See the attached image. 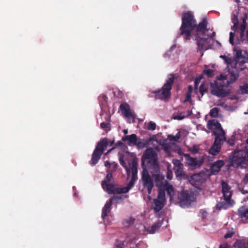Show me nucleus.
<instances>
[{"instance_id": "obj_61", "label": "nucleus", "mask_w": 248, "mask_h": 248, "mask_svg": "<svg viewBox=\"0 0 248 248\" xmlns=\"http://www.w3.org/2000/svg\"><path fill=\"white\" fill-rule=\"evenodd\" d=\"M235 1L238 4V10H240V8L241 7L240 4H239V3L240 2V0H235Z\"/></svg>"}, {"instance_id": "obj_6", "label": "nucleus", "mask_w": 248, "mask_h": 248, "mask_svg": "<svg viewBox=\"0 0 248 248\" xmlns=\"http://www.w3.org/2000/svg\"><path fill=\"white\" fill-rule=\"evenodd\" d=\"M152 139H141L139 138L135 134L127 135L122 138L123 141H127V144L129 146H136L139 148H143L149 146Z\"/></svg>"}, {"instance_id": "obj_24", "label": "nucleus", "mask_w": 248, "mask_h": 248, "mask_svg": "<svg viewBox=\"0 0 248 248\" xmlns=\"http://www.w3.org/2000/svg\"><path fill=\"white\" fill-rule=\"evenodd\" d=\"M237 215L241 218H248V208L245 206L240 207L238 210Z\"/></svg>"}, {"instance_id": "obj_47", "label": "nucleus", "mask_w": 248, "mask_h": 248, "mask_svg": "<svg viewBox=\"0 0 248 248\" xmlns=\"http://www.w3.org/2000/svg\"><path fill=\"white\" fill-rule=\"evenodd\" d=\"M234 247L237 248H248V246L245 244L243 243H235L234 245Z\"/></svg>"}, {"instance_id": "obj_35", "label": "nucleus", "mask_w": 248, "mask_h": 248, "mask_svg": "<svg viewBox=\"0 0 248 248\" xmlns=\"http://www.w3.org/2000/svg\"><path fill=\"white\" fill-rule=\"evenodd\" d=\"M219 110L217 108H214L210 111V115L212 117H217L218 116Z\"/></svg>"}, {"instance_id": "obj_34", "label": "nucleus", "mask_w": 248, "mask_h": 248, "mask_svg": "<svg viewBox=\"0 0 248 248\" xmlns=\"http://www.w3.org/2000/svg\"><path fill=\"white\" fill-rule=\"evenodd\" d=\"M135 221V219L132 217H130L128 218L125 219L123 221V224L126 225L127 226H129L132 225Z\"/></svg>"}, {"instance_id": "obj_13", "label": "nucleus", "mask_w": 248, "mask_h": 248, "mask_svg": "<svg viewBox=\"0 0 248 248\" xmlns=\"http://www.w3.org/2000/svg\"><path fill=\"white\" fill-rule=\"evenodd\" d=\"M192 195L187 191H183L179 197L180 203L182 205H189L192 201Z\"/></svg>"}, {"instance_id": "obj_19", "label": "nucleus", "mask_w": 248, "mask_h": 248, "mask_svg": "<svg viewBox=\"0 0 248 248\" xmlns=\"http://www.w3.org/2000/svg\"><path fill=\"white\" fill-rule=\"evenodd\" d=\"M174 164V170L176 176H181L183 174V164L179 160L176 159L173 162Z\"/></svg>"}, {"instance_id": "obj_30", "label": "nucleus", "mask_w": 248, "mask_h": 248, "mask_svg": "<svg viewBox=\"0 0 248 248\" xmlns=\"http://www.w3.org/2000/svg\"><path fill=\"white\" fill-rule=\"evenodd\" d=\"M161 226V223L160 222H155L150 229H149L148 231L150 233H154L160 228Z\"/></svg>"}, {"instance_id": "obj_42", "label": "nucleus", "mask_w": 248, "mask_h": 248, "mask_svg": "<svg viewBox=\"0 0 248 248\" xmlns=\"http://www.w3.org/2000/svg\"><path fill=\"white\" fill-rule=\"evenodd\" d=\"M240 89L243 93L248 94V84H245L240 86Z\"/></svg>"}, {"instance_id": "obj_25", "label": "nucleus", "mask_w": 248, "mask_h": 248, "mask_svg": "<svg viewBox=\"0 0 248 248\" xmlns=\"http://www.w3.org/2000/svg\"><path fill=\"white\" fill-rule=\"evenodd\" d=\"M164 202L165 201L159 199L154 200L155 206L154 209L155 212H158L163 208L164 206Z\"/></svg>"}, {"instance_id": "obj_2", "label": "nucleus", "mask_w": 248, "mask_h": 248, "mask_svg": "<svg viewBox=\"0 0 248 248\" xmlns=\"http://www.w3.org/2000/svg\"><path fill=\"white\" fill-rule=\"evenodd\" d=\"M196 27V20L193 14L189 11L183 13L182 24L180 27V34L185 35L186 40H189L191 36L192 31Z\"/></svg>"}, {"instance_id": "obj_48", "label": "nucleus", "mask_w": 248, "mask_h": 248, "mask_svg": "<svg viewBox=\"0 0 248 248\" xmlns=\"http://www.w3.org/2000/svg\"><path fill=\"white\" fill-rule=\"evenodd\" d=\"M110 124L109 123L103 122L100 124V127L101 128L105 129L110 127Z\"/></svg>"}, {"instance_id": "obj_58", "label": "nucleus", "mask_w": 248, "mask_h": 248, "mask_svg": "<svg viewBox=\"0 0 248 248\" xmlns=\"http://www.w3.org/2000/svg\"><path fill=\"white\" fill-rule=\"evenodd\" d=\"M198 177H199V175L198 174L193 175L191 178V180L190 181H192V180H197Z\"/></svg>"}, {"instance_id": "obj_45", "label": "nucleus", "mask_w": 248, "mask_h": 248, "mask_svg": "<svg viewBox=\"0 0 248 248\" xmlns=\"http://www.w3.org/2000/svg\"><path fill=\"white\" fill-rule=\"evenodd\" d=\"M115 248H124V242L117 240L115 244Z\"/></svg>"}, {"instance_id": "obj_14", "label": "nucleus", "mask_w": 248, "mask_h": 248, "mask_svg": "<svg viewBox=\"0 0 248 248\" xmlns=\"http://www.w3.org/2000/svg\"><path fill=\"white\" fill-rule=\"evenodd\" d=\"M222 192L223 195L224 201L229 203L230 202L232 193L230 191V187L227 182L223 181L221 182Z\"/></svg>"}, {"instance_id": "obj_41", "label": "nucleus", "mask_w": 248, "mask_h": 248, "mask_svg": "<svg viewBox=\"0 0 248 248\" xmlns=\"http://www.w3.org/2000/svg\"><path fill=\"white\" fill-rule=\"evenodd\" d=\"M243 55H242V51L241 50H238L236 51L235 55V60L240 59H243Z\"/></svg>"}, {"instance_id": "obj_17", "label": "nucleus", "mask_w": 248, "mask_h": 248, "mask_svg": "<svg viewBox=\"0 0 248 248\" xmlns=\"http://www.w3.org/2000/svg\"><path fill=\"white\" fill-rule=\"evenodd\" d=\"M120 109L125 117L127 118L134 117L133 114L130 111L129 105L127 103H122L120 106Z\"/></svg>"}, {"instance_id": "obj_16", "label": "nucleus", "mask_w": 248, "mask_h": 248, "mask_svg": "<svg viewBox=\"0 0 248 248\" xmlns=\"http://www.w3.org/2000/svg\"><path fill=\"white\" fill-rule=\"evenodd\" d=\"M208 22L205 18H203L198 25L196 24V31L197 33L201 32L203 35H205L206 32L208 31L207 28Z\"/></svg>"}, {"instance_id": "obj_38", "label": "nucleus", "mask_w": 248, "mask_h": 248, "mask_svg": "<svg viewBox=\"0 0 248 248\" xmlns=\"http://www.w3.org/2000/svg\"><path fill=\"white\" fill-rule=\"evenodd\" d=\"M203 73L208 77L211 78L214 76V71L212 69H205L203 71Z\"/></svg>"}, {"instance_id": "obj_9", "label": "nucleus", "mask_w": 248, "mask_h": 248, "mask_svg": "<svg viewBox=\"0 0 248 248\" xmlns=\"http://www.w3.org/2000/svg\"><path fill=\"white\" fill-rule=\"evenodd\" d=\"M247 17V14L246 13H245L242 17V23L239 28L240 37L238 39L237 43L238 44L245 42L248 45V29L246 30L247 26L246 20Z\"/></svg>"}, {"instance_id": "obj_31", "label": "nucleus", "mask_w": 248, "mask_h": 248, "mask_svg": "<svg viewBox=\"0 0 248 248\" xmlns=\"http://www.w3.org/2000/svg\"><path fill=\"white\" fill-rule=\"evenodd\" d=\"M156 199L165 201V192L164 189L161 188L159 189L157 198Z\"/></svg>"}, {"instance_id": "obj_5", "label": "nucleus", "mask_w": 248, "mask_h": 248, "mask_svg": "<svg viewBox=\"0 0 248 248\" xmlns=\"http://www.w3.org/2000/svg\"><path fill=\"white\" fill-rule=\"evenodd\" d=\"M211 93L218 97H225L231 93V90L224 81H215L210 83Z\"/></svg>"}, {"instance_id": "obj_64", "label": "nucleus", "mask_w": 248, "mask_h": 248, "mask_svg": "<svg viewBox=\"0 0 248 248\" xmlns=\"http://www.w3.org/2000/svg\"><path fill=\"white\" fill-rule=\"evenodd\" d=\"M123 144V143L121 141H118L117 143H116V145H119V146H120L121 145Z\"/></svg>"}, {"instance_id": "obj_43", "label": "nucleus", "mask_w": 248, "mask_h": 248, "mask_svg": "<svg viewBox=\"0 0 248 248\" xmlns=\"http://www.w3.org/2000/svg\"><path fill=\"white\" fill-rule=\"evenodd\" d=\"M156 128V124L155 123L151 121L149 123L148 125V129L151 130H154Z\"/></svg>"}, {"instance_id": "obj_57", "label": "nucleus", "mask_w": 248, "mask_h": 248, "mask_svg": "<svg viewBox=\"0 0 248 248\" xmlns=\"http://www.w3.org/2000/svg\"><path fill=\"white\" fill-rule=\"evenodd\" d=\"M192 92H193V87H192V86L191 85L188 86L187 93H189L191 94Z\"/></svg>"}, {"instance_id": "obj_7", "label": "nucleus", "mask_w": 248, "mask_h": 248, "mask_svg": "<svg viewBox=\"0 0 248 248\" xmlns=\"http://www.w3.org/2000/svg\"><path fill=\"white\" fill-rule=\"evenodd\" d=\"M108 144V140L107 138H104L97 143L95 150L92 154V158L90 161L91 165H94L97 164L104 150L107 148Z\"/></svg>"}, {"instance_id": "obj_29", "label": "nucleus", "mask_w": 248, "mask_h": 248, "mask_svg": "<svg viewBox=\"0 0 248 248\" xmlns=\"http://www.w3.org/2000/svg\"><path fill=\"white\" fill-rule=\"evenodd\" d=\"M127 197V195L116 196L110 198L109 201H111V204H112L113 202H115L116 203H119L120 201H123L124 199L126 198Z\"/></svg>"}, {"instance_id": "obj_52", "label": "nucleus", "mask_w": 248, "mask_h": 248, "mask_svg": "<svg viewBox=\"0 0 248 248\" xmlns=\"http://www.w3.org/2000/svg\"><path fill=\"white\" fill-rule=\"evenodd\" d=\"M218 248H230V246L227 243L221 244L219 245Z\"/></svg>"}, {"instance_id": "obj_37", "label": "nucleus", "mask_w": 248, "mask_h": 248, "mask_svg": "<svg viewBox=\"0 0 248 248\" xmlns=\"http://www.w3.org/2000/svg\"><path fill=\"white\" fill-rule=\"evenodd\" d=\"M239 11L238 9L236 11L235 13H233L232 17V21L233 23H239L238 22V16L239 14Z\"/></svg>"}, {"instance_id": "obj_60", "label": "nucleus", "mask_w": 248, "mask_h": 248, "mask_svg": "<svg viewBox=\"0 0 248 248\" xmlns=\"http://www.w3.org/2000/svg\"><path fill=\"white\" fill-rule=\"evenodd\" d=\"M240 191L243 194H246L248 193V190H245L243 188L240 189Z\"/></svg>"}, {"instance_id": "obj_18", "label": "nucleus", "mask_w": 248, "mask_h": 248, "mask_svg": "<svg viewBox=\"0 0 248 248\" xmlns=\"http://www.w3.org/2000/svg\"><path fill=\"white\" fill-rule=\"evenodd\" d=\"M136 180L134 179H131L130 182L127 184L126 186L124 187H118V188L115 192L117 194L126 193L129 191L131 187H133L135 184Z\"/></svg>"}, {"instance_id": "obj_33", "label": "nucleus", "mask_w": 248, "mask_h": 248, "mask_svg": "<svg viewBox=\"0 0 248 248\" xmlns=\"http://www.w3.org/2000/svg\"><path fill=\"white\" fill-rule=\"evenodd\" d=\"M208 91V88L203 83H202L199 87V92L201 94V98Z\"/></svg>"}, {"instance_id": "obj_28", "label": "nucleus", "mask_w": 248, "mask_h": 248, "mask_svg": "<svg viewBox=\"0 0 248 248\" xmlns=\"http://www.w3.org/2000/svg\"><path fill=\"white\" fill-rule=\"evenodd\" d=\"M166 190L168 195L170 197V200H171L173 198V196L174 195V190L172 186L169 184H167Z\"/></svg>"}, {"instance_id": "obj_21", "label": "nucleus", "mask_w": 248, "mask_h": 248, "mask_svg": "<svg viewBox=\"0 0 248 248\" xmlns=\"http://www.w3.org/2000/svg\"><path fill=\"white\" fill-rule=\"evenodd\" d=\"M111 202V201H108L102 209L101 217L103 219H104L110 212L112 205Z\"/></svg>"}, {"instance_id": "obj_62", "label": "nucleus", "mask_w": 248, "mask_h": 248, "mask_svg": "<svg viewBox=\"0 0 248 248\" xmlns=\"http://www.w3.org/2000/svg\"><path fill=\"white\" fill-rule=\"evenodd\" d=\"M215 35H216V33L215 32H213L212 33V34L210 36L209 35V38H210L212 39V38H213L214 37Z\"/></svg>"}, {"instance_id": "obj_20", "label": "nucleus", "mask_w": 248, "mask_h": 248, "mask_svg": "<svg viewBox=\"0 0 248 248\" xmlns=\"http://www.w3.org/2000/svg\"><path fill=\"white\" fill-rule=\"evenodd\" d=\"M224 163L223 160H219L214 162L211 167V171L213 173L218 172L221 167L224 165Z\"/></svg>"}, {"instance_id": "obj_54", "label": "nucleus", "mask_w": 248, "mask_h": 248, "mask_svg": "<svg viewBox=\"0 0 248 248\" xmlns=\"http://www.w3.org/2000/svg\"><path fill=\"white\" fill-rule=\"evenodd\" d=\"M120 164H121V165L125 169V170H126L127 171H128V169L125 164V162L124 160H122L121 159H120Z\"/></svg>"}, {"instance_id": "obj_39", "label": "nucleus", "mask_w": 248, "mask_h": 248, "mask_svg": "<svg viewBox=\"0 0 248 248\" xmlns=\"http://www.w3.org/2000/svg\"><path fill=\"white\" fill-rule=\"evenodd\" d=\"M169 138L171 140L177 141L180 138V133L178 132L175 136L169 135Z\"/></svg>"}, {"instance_id": "obj_46", "label": "nucleus", "mask_w": 248, "mask_h": 248, "mask_svg": "<svg viewBox=\"0 0 248 248\" xmlns=\"http://www.w3.org/2000/svg\"><path fill=\"white\" fill-rule=\"evenodd\" d=\"M107 99L108 97L105 94H102L99 97V99L102 104L106 102Z\"/></svg>"}, {"instance_id": "obj_10", "label": "nucleus", "mask_w": 248, "mask_h": 248, "mask_svg": "<svg viewBox=\"0 0 248 248\" xmlns=\"http://www.w3.org/2000/svg\"><path fill=\"white\" fill-rule=\"evenodd\" d=\"M113 180L112 174L107 172V174L104 180L101 183V186L103 189L106 190L109 194H117L115 192L118 188L111 183Z\"/></svg>"}, {"instance_id": "obj_26", "label": "nucleus", "mask_w": 248, "mask_h": 248, "mask_svg": "<svg viewBox=\"0 0 248 248\" xmlns=\"http://www.w3.org/2000/svg\"><path fill=\"white\" fill-rule=\"evenodd\" d=\"M130 167L132 173L131 179H134L136 180L137 178V163L133 161L132 163L130 164Z\"/></svg>"}, {"instance_id": "obj_15", "label": "nucleus", "mask_w": 248, "mask_h": 248, "mask_svg": "<svg viewBox=\"0 0 248 248\" xmlns=\"http://www.w3.org/2000/svg\"><path fill=\"white\" fill-rule=\"evenodd\" d=\"M204 36H205L204 37H201L199 33H197L195 34V40L197 42L198 48L200 51L203 50L204 46L209 38V35H205Z\"/></svg>"}, {"instance_id": "obj_27", "label": "nucleus", "mask_w": 248, "mask_h": 248, "mask_svg": "<svg viewBox=\"0 0 248 248\" xmlns=\"http://www.w3.org/2000/svg\"><path fill=\"white\" fill-rule=\"evenodd\" d=\"M243 59H239L237 60H235L236 62V65L238 66L239 68L241 70H244L246 68V66L244 65V64L247 62V59L246 57L243 56Z\"/></svg>"}, {"instance_id": "obj_63", "label": "nucleus", "mask_w": 248, "mask_h": 248, "mask_svg": "<svg viewBox=\"0 0 248 248\" xmlns=\"http://www.w3.org/2000/svg\"><path fill=\"white\" fill-rule=\"evenodd\" d=\"M228 142L230 145H232L233 144V140H229L228 141Z\"/></svg>"}, {"instance_id": "obj_36", "label": "nucleus", "mask_w": 248, "mask_h": 248, "mask_svg": "<svg viewBox=\"0 0 248 248\" xmlns=\"http://www.w3.org/2000/svg\"><path fill=\"white\" fill-rule=\"evenodd\" d=\"M188 150L193 154H196L198 153L199 147L197 145H193L192 147L189 148Z\"/></svg>"}, {"instance_id": "obj_51", "label": "nucleus", "mask_w": 248, "mask_h": 248, "mask_svg": "<svg viewBox=\"0 0 248 248\" xmlns=\"http://www.w3.org/2000/svg\"><path fill=\"white\" fill-rule=\"evenodd\" d=\"M191 94L187 93L184 102H187V101H190V100H191Z\"/></svg>"}, {"instance_id": "obj_8", "label": "nucleus", "mask_w": 248, "mask_h": 248, "mask_svg": "<svg viewBox=\"0 0 248 248\" xmlns=\"http://www.w3.org/2000/svg\"><path fill=\"white\" fill-rule=\"evenodd\" d=\"M231 165L233 167L246 165V157L245 156V152L239 151L235 152L233 155L229 158Z\"/></svg>"}, {"instance_id": "obj_4", "label": "nucleus", "mask_w": 248, "mask_h": 248, "mask_svg": "<svg viewBox=\"0 0 248 248\" xmlns=\"http://www.w3.org/2000/svg\"><path fill=\"white\" fill-rule=\"evenodd\" d=\"M174 79V74H170L161 89L154 92L156 99L165 100L170 98V91L172 89Z\"/></svg>"}, {"instance_id": "obj_32", "label": "nucleus", "mask_w": 248, "mask_h": 248, "mask_svg": "<svg viewBox=\"0 0 248 248\" xmlns=\"http://www.w3.org/2000/svg\"><path fill=\"white\" fill-rule=\"evenodd\" d=\"M226 202H226L225 201L218 202L216 206V208L218 210H221L222 209H227L228 206Z\"/></svg>"}, {"instance_id": "obj_53", "label": "nucleus", "mask_w": 248, "mask_h": 248, "mask_svg": "<svg viewBox=\"0 0 248 248\" xmlns=\"http://www.w3.org/2000/svg\"><path fill=\"white\" fill-rule=\"evenodd\" d=\"M200 79H198V78H196L195 80L194 84H195V90H197L198 86V85H199V84L200 83Z\"/></svg>"}, {"instance_id": "obj_3", "label": "nucleus", "mask_w": 248, "mask_h": 248, "mask_svg": "<svg viewBox=\"0 0 248 248\" xmlns=\"http://www.w3.org/2000/svg\"><path fill=\"white\" fill-rule=\"evenodd\" d=\"M145 161L155 173L153 174V176L157 180L159 177L160 168L157 161V154L152 148H148L143 152L141 157L142 163L144 164Z\"/></svg>"}, {"instance_id": "obj_40", "label": "nucleus", "mask_w": 248, "mask_h": 248, "mask_svg": "<svg viewBox=\"0 0 248 248\" xmlns=\"http://www.w3.org/2000/svg\"><path fill=\"white\" fill-rule=\"evenodd\" d=\"M220 58L223 59L225 62L228 65L231 64L232 63V60L231 58L228 57L225 55H220Z\"/></svg>"}, {"instance_id": "obj_44", "label": "nucleus", "mask_w": 248, "mask_h": 248, "mask_svg": "<svg viewBox=\"0 0 248 248\" xmlns=\"http://www.w3.org/2000/svg\"><path fill=\"white\" fill-rule=\"evenodd\" d=\"M229 35H230L229 42L231 44H232V45H233L234 44V37L235 33H234V32H230Z\"/></svg>"}, {"instance_id": "obj_23", "label": "nucleus", "mask_w": 248, "mask_h": 248, "mask_svg": "<svg viewBox=\"0 0 248 248\" xmlns=\"http://www.w3.org/2000/svg\"><path fill=\"white\" fill-rule=\"evenodd\" d=\"M105 166L108 168L107 172L112 174L116 170L118 165L115 162L110 163L108 161H107L105 163Z\"/></svg>"}, {"instance_id": "obj_12", "label": "nucleus", "mask_w": 248, "mask_h": 248, "mask_svg": "<svg viewBox=\"0 0 248 248\" xmlns=\"http://www.w3.org/2000/svg\"><path fill=\"white\" fill-rule=\"evenodd\" d=\"M141 180L144 187L147 188L148 194H150L151 193L152 189L154 186V183L152 178L150 176L148 171L145 167L143 168Z\"/></svg>"}, {"instance_id": "obj_59", "label": "nucleus", "mask_w": 248, "mask_h": 248, "mask_svg": "<svg viewBox=\"0 0 248 248\" xmlns=\"http://www.w3.org/2000/svg\"><path fill=\"white\" fill-rule=\"evenodd\" d=\"M245 156L246 157V165L248 163V150H247L246 152H245Z\"/></svg>"}, {"instance_id": "obj_22", "label": "nucleus", "mask_w": 248, "mask_h": 248, "mask_svg": "<svg viewBox=\"0 0 248 248\" xmlns=\"http://www.w3.org/2000/svg\"><path fill=\"white\" fill-rule=\"evenodd\" d=\"M239 77V72L237 70H233L230 73L229 80L227 81V84L234 82Z\"/></svg>"}, {"instance_id": "obj_49", "label": "nucleus", "mask_w": 248, "mask_h": 248, "mask_svg": "<svg viewBox=\"0 0 248 248\" xmlns=\"http://www.w3.org/2000/svg\"><path fill=\"white\" fill-rule=\"evenodd\" d=\"M233 234H234V232H227V233L224 235V238H225V239H227V238H231L232 237V236L233 235Z\"/></svg>"}, {"instance_id": "obj_1", "label": "nucleus", "mask_w": 248, "mask_h": 248, "mask_svg": "<svg viewBox=\"0 0 248 248\" xmlns=\"http://www.w3.org/2000/svg\"><path fill=\"white\" fill-rule=\"evenodd\" d=\"M207 127L209 129L214 128L213 134L215 136V140L209 152L210 154L216 155L220 152L222 142L226 140L225 132L221 124L216 119L209 120L207 123Z\"/></svg>"}, {"instance_id": "obj_11", "label": "nucleus", "mask_w": 248, "mask_h": 248, "mask_svg": "<svg viewBox=\"0 0 248 248\" xmlns=\"http://www.w3.org/2000/svg\"><path fill=\"white\" fill-rule=\"evenodd\" d=\"M184 156L186 159V165L193 170L200 168L203 163V158L198 159L197 158L191 157L188 154H184Z\"/></svg>"}, {"instance_id": "obj_50", "label": "nucleus", "mask_w": 248, "mask_h": 248, "mask_svg": "<svg viewBox=\"0 0 248 248\" xmlns=\"http://www.w3.org/2000/svg\"><path fill=\"white\" fill-rule=\"evenodd\" d=\"M233 26L231 27V29L234 31H236L238 29V23H233Z\"/></svg>"}, {"instance_id": "obj_56", "label": "nucleus", "mask_w": 248, "mask_h": 248, "mask_svg": "<svg viewBox=\"0 0 248 248\" xmlns=\"http://www.w3.org/2000/svg\"><path fill=\"white\" fill-rule=\"evenodd\" d=\"M219 79L220 80V81H222V80H223L227 79V76L223 75H220Z\"/></svg>"}, {"instance_id": "obj_55", "label": "nucleus", "mask_w": 248, "mask_h": 248, "mask_svg": "<svg viewBox=\"0 0 248 248\" xmlns=\"http://www.w3.org/2000/svg\"><path fill=\"white\" fill-rule=\"evenodd\" d=\"M243 182L246 184L248 183V173L246 174L245 175L244 179H243Z\"/></svg>"}]
</instances>
